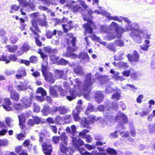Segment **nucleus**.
<instances>
[{
	"label": "nucleus",
	"instance_id": "19",
	"mask_svg": "<svg viewBox=\"0 0 155 155\" xmlns=\"http://www.w3.org/2000/svg\"><path fill=\"white\" fill-rule=\"evenodd\" d=\"M54 108L55 109L54 111H56L58 110L61 114H65L67 112V110L63 106L56 107H54Z\"/></svg>",
	"mask_w": 155,
	"mask_h": 155
},
{
	"label": "nucleus",
	"instance_id": "54",
	"mask_svg": "<svg viewBox=\"0 0 155 155\" xmlns=\"http://www.w3.org/2000/svg\"><path fill=\"white\" fill-rule=\"evenodd\" d=\"M148 104H149V107L151 108L152 105H153L155 104V102L153 100H150L148 101Z\"/></svg>",
	"mask_w": 155,
	"mask_h": 155
},
{
	"label": "nucleus",
	"instance_id": "29",
	"mask_svg": "<svg viewBox=\"0 0 155 155\" xmlns=\"http://www.w3.org/2000/svg\"><path fill=\"white\" fill-rule=\"evenodd\" d=\"M107 152L111 155H116L117 154V152L115 150L110 148L107 149Z\"/></svg>",
	"mask_w": 155,
	"mask_h": 155
},
{
	"label": "nucleus",
	"instance_id": "56",
	"mask_svg": "<svg viewBox=\"0 0 155 155\" xmlns=\"http://www.w3.org/2000/svg\"><path fill=\"white\" fill-rule=\"evenodd\" d=\"M89 132V131L87 129H84L83 130L79 133V135L80 136H84V135L87 133Z\"/></svg>",
	"mask_w": 155,
	"mask_h": 155
},
{
	"label": "nucleus",
	"instance_id": "46",
	"mask_svg": "<svg viewBox=\"0 0 155 155\" xmlns=\"http://www.w3.org/2000/svg\"><path fill=\"white\" fill-rule=\"evenodd\" d=\"M19 123H23L25 122V119L24 116L23 115H21L18 117Z\"/></svg>",
	"mask_w": 155,
	"mask_h": 155
},
{
	"label": "nucleus",
	"instance_id": "14",
	"mask_svg": "<svg viewBox=\"0 0 155 155\" xmlns=\"http://www.w3.org/2000/svg\"><path fill=\"white\" fill-rule=\"evenodd\" d=\"M95 12H97V13L98 14H101L102 15H106V16H107V17H110V20L118 21L120 22L121 21L120 19H119L117 17H110L109 16H107V15L106 14V12H105L103 10H101L100 11H98V10H96L95 11Z\"/></svg>",
	"mask_w": 155,
	"mask_h": 155
},
{
	"label": "nucleus",
	"instance_id": "28",
	"mask_svg": "<svg viewBox=\"0 0 155 155\" xmlns=\"http://www.w3.org/2000/svg\"><path fill=\"white\" fill-rule=\"evenodd\" d=\"M55 74L57 78H59L62 77L63 73L62 71L57 70L55 71Z\"/></svg>",
	"mask_w": 155,
	"mask_h": 155
},
{
	"label": "nucleus",
	"instance_id": "6",
	"mask_svg": "<svg viewBox=\"0 0 155 155\" xmlns=\"http://www.w3.org/2000/svg\"><path fill=\"white\" fill-rule=\"evenodd\" d=\"M57 89L58 91H60L61 94V95L64 96L65 95V91L60 87L57 86L50 87L49 90L51 95L54 97H57L58 95V94L56 91Z\"/></svg>",
	"mask_w": 155,
	"mask_h": 155
},
{
	"label": "nucleus",
	"instance_id": "34",
	"mask_svg": "<svg viewBox=\"0 0 155 155\" xmlns=\"http://www.w3.org/2000/svg\"><path fill=\"white\" fill-rule=\"evenodd\" d=\"M112 106L109 107L110 105H107L106 106V108L109 109H113L114 110H116L117 109L118 107L117 105L115 103H113L111 104Z\"/></svg>",
	"mask_w": 155,
	"mask_h": 155
},
{
	"label": "nucleus",
	"instance_id": "1",
	"mask_svg": "<svg viewBox=\"0 0 155 155\" xmlns=\"http://www.w3.org/2000/svg\"><path fill=\"white\" fill-rule=\"evenodd\" d=\"M151 35L150 33L144 29H140L138 26L136 25V43H140L142 39H145L144 42L146 44L140 46L141 49L147 51L150 46L149 44L150 41L149 40L151 39Z\"/></svg>",
	"mask_w": 155,
	"mask_h": 155
},
{
	"label": "nucleus",
	"instance_id": "32",
	"mask_svg": "<svg viewBox=\"0 0 155 155\" xmlns=\"http://www.w3.org/2000/svg\"><path fill=\"white\" fill-rule=\"evenodd\" d=\"M61 140L62 142L66 145L67 144V138L65 134L63 133L61 135Z\"/></svg>",
	"mask_w": 155,
	"mask_h": 155
},
{
	"label": "nucleus",
	"instance_id": "42",
	"mask_svg": "<svg viewBox=\"0 0 155 155\" xmlns=\"http://www.w3.org/2000/svg\"><path fill=\"white\" fill-rule=\"evenodd\" d=\"M1 60L5 61L6 64L10 62V60H9V59H8L7 57L5 56H2L1 58Z\"/></svg>",
	"mask_w": 155,
	"mask_h": 155
},
{
	"label": "nucleus",
	"instance_id": "12",
	"mask_svg": "<svg viewBox=\"0 0 155 155\" xmlns=\"http://www.w3.org/2000/svg\"><path fill=\"white\" fill-rule=\"evenodd\" d=\"M10 92V97L14 101H18L20 98L19 94L17 92L13 90H10L9 89Z\"/></svg>",
	"mask_w": 155,
	"mask_h": 155
},
{
	"label": "nucleus",
	"instance_id": "22",
	"mask_svg": "<svg viewBox=\"0 0 155 155\" xmlns=\"http://www.w3.org/2000/svg\"><path fill=\"white\" fill-rule=\"evenodd\" d=\"M75 50V49L73 48H71L70 47H68L67 49V51L69 52V54L68 55L70 56L73 58H75L77 57V55L76 54L71 53V52Z\"/></svg>",
	"mask_w": 155,
	"mask_h": 155
},
{
	"label": "nucleus",
	"instance_id": "33",
	"mask_svg": "<svg viewBox=\"0 0 155 155\" xmlns=\"http://www.w3.org/2000/svg\"><path fill=\"white\" fill-rule=\"evenodd\" d=\"M74 71L76 74H83L82 69L80 67H78L75 69Z\"/></svg>",
	"mask_w": 155,
	"mask_h": 155
},
{
	"label": "nucleus",
	"instance_id": "58",
	"mask_svg": "<svg viewBox=\"0 0 155 155\" xmlns=\"http://www.w3.org/2000/svg\"><path fill=\"white\" fill-rule=\"evenodd\" d=\"M130 71L129 70L124 71L122 73V75L125 77H128L129 76Z\"/></svg>",
	"mask_w": 155,
	"mask_h": 155
},
{
	"label": "nucleus",
	"instance_id": "4",
	"mask_svg": "<svg viewBox=\"0 0 155 155\" xmlns=\"http://www.w3.org/2000/svg\"><path fill=\"white\" fill-rule=\"evenodd\" d=\"M32 26L30 28V29L32 32L37 36H35V41L37 45L39 46L41 45L42 43L38 39L39 35L38 33L39 31V28H38L36 21L35 20H33L32 23Z\"/></svg>",
	"mask_w": 155,
	"mask_h": 155
},
{
	"label": "nucleus",
	"instance_id": "8",
	"mask_svg": "<svg viewBox=\"0 0 155 155\" xmlns=\"http://www.w3.org/2000/svg\"><path fill=\"white\" fill-rule=\"evenodd\" d=\"M116 119L118 122L122 124H125L128 122L127 118L126 116L123 114L119 113L116 117Z\"/></svg>",
	"mask_w": 155,
	"mask_h": 155
},
{
	"label": "nucleus",
	"instance_id": "45",
	"mask_svg": "<svg viewBox=\"0 0 155 155\" xmlns=\"http://www.w3.org/2000/svg\"><path fill=\"white\" fill-rule=\"evenodd\" d=\"M91 39L93 40H95L97 41H100V38L99 37L95 35H93L90 36Z\"/></svg>",
	"mask_w": 155,
	"mask_h": 155
},
{
	"label": "nucleus",
	"instance_id": "60",
	"mask_svg": "<svg viewBox=\"0 0 155 155\" xmlns=\"http://www.w3.org/2000/svg\"><path fill=\"white\" fill-rule=\"evenodd\" d=\"M81 55L82 56V58L84 59H89V56L87 53H81Z\"/></svg>",
	"mask_w": 155,
	"mask_h": 155
},
{
	"label": "nucleus",
	"instance_id": "50",
	"mask_svg": "<svg viewBox=\"0 0 155 155\" xmlns=\"http://www.w3.org/2000/svg\"><path fill=\"white\" fill-rule=\"evenodd\" d=\"M38 60V58L35 56H32L30 58V61L32 63H35Z\"/></svg>",
	"mask_w": 155,
	"mask_h": 155
},
{
	"label": "nucleus",
	"instance_id": "11",
	"mask_svg": "<svg viewBox=\"0 0 155 155\" xmlns=\"http://www.w3.org/2000/svg\"><path fill=\"white\" fill-rule=\"evenodd\" d=\"M11 102L8 98H5L4 100L3 103L2 104L3 108L6 110H10L12 108L10 107Z\"/></svg>",
	"mask_w": 155,
	"mask_h": 155
},
{
	"label": "nucleus",
	"instance_id": "39",
	"mask_svg": "<svg viewBox=\"0 0 155 155\" xmlns=\"http://www.w3.org/2000/svg\"><path fill=\"white\" fill-rule=\"evenodd\" d=\"M144 96L142 94H140L138 96L136 99L137 103H140L142 102V100Z\"/></svg>",
	"mask_w": 155,
	"mask_h": 155
},
{
	"label": "nucleus",
	"instance_id": "57",
	"mask_svg": "<svg viewBox=\"0 0 155 155\" xmlns=\"http://www.w3.org/2000/svg\"><path fill=\"white\" fill-rule=\"evenodd\" d=\"M5 121L8 126L10 127V123L12 121V120L9 117H6L5 118Z\"/></svg>",
	"mask_w": 155,
	"mask_h": 155
},
{
	"label": "nucleus",
	"instance_id": "5",
	"mask_svg": "<svg viewBox=\"0 0 155 155\" xmlns=\"http://www.w3.org/2000/svg\"><path fill=\"white\" fill-rule=\"evenodd\" d=\"M100 31L102 33H108V36L107 39L111 40L115 38V35H114L110 30L109 29V28L106 26L102 25L100 28Z\"/></svg>",
	"mask_w": 155,
	"mask_h": 155
},
{
	"label": "nucleus",
	"instance_id": "59",
	"mask_svg": "<svg viewBox=\"0 0 155 155\" xmlns=\"http://www.w3.org/2000/svg\"><path fill=\"white\" fill-rule=\"evenodd\" d=\"M29 49V46L27 45H25L21 47V49L24 51H26Z\"/></svg>",
	"mask_w": 155,
	"mask_h": 155
},
{
	"label": "nucleus",
	"instance_id": "13",
	"mask_svg": "<svg viewBox=\"0 0 155 155\" xmlns=\"http://www.w3.org/2000/svg\"><path fill=\"white\" fill-rule=\"evenodd\" d=\"M29 87V86L28 85L27 83L21 82L20 84L17 85L16 88L18 91H20L26 90Z\"/></svg>",
	"mask_w": 155,
	"mask_h": 155
},
{
	"label": "nucleus",
	"instance_id": "25",
	"mask_svg": "<svg viewBox=\"0 0 155 155\" xmlns=\"http://www.w3.org/2000/svg\"><path fill=\"white\" fill-rule=\"evenodd\" d=\"M151 110V109H145L143 111L140 113V115L142 117L147 115L149 113Z\"/></svg>",
	"mask_w": 155,
	"mask_h": 155
},
{
	"label": "nucleus",
	"instance_id": "53",
	"mask_svg": "<svg viewBox=\"0 0 155 155\" xmlns=\"http://www.w3.org/2000/svg\"><path fill=\"white\" fill-rule=\"evenodd\" d=\"M40 110L39 106L37 105L36 104H34V111L36 112H38Z\"/></svg>",
	"mask_w": 155,
	"mask_h": 155
},
{
	"label": "nucleus",
	"instance_id": "24",
	"mask_svg": "<svg viewBox=\"0 0 155 155\" xmlns=\"http://www.w3.org/2000/svg\"><path fill=\"white\" fill-rule=\"evenodd\" d=\"M60 149L61 151L62 152L64 153H67L69 149L68 147H67L65 146L64 145L62 144H61L60 145Z\"/></svg>",
	"mask_w": 155,
	"mask_h": 155
},
{
	"label": "nucleus",
	"instance_id": "9",
	"mask_svg": "<svg viewBox=\"0 0 155 155\" xmlns=\"http://www.w3.org/2000/svg\"><path fill=\"white\" fill-rule=\"evenodd\" d=\"M31 99L28 97H24L21 98V101L23 106L25 107H29L31 104Z\"/></svg>",
	"mask_w": 155,
	"mask_h": 155
},
{
	"label": "nucleus",
	"instance_id": "48",
	"mask_svg": "<svg viewBox=\"0 0 155 155\" xmlns=\"http://www.w3.org/2000/svg\"><path fill=\"white\" fill-rule=\"evenodd\" d=\"M86 139V141L88 143H90L92 141V138L90 135H86L84 137Z\"/></svg>",
	"mask_w": 155,
	"mask_h": 155
},
{
	"label": "nucleus",
	"instance_id": "41",
	"mask_svg": "<svg viewBox=\"0 0 155 155\" xmlns=\"http://www.w3.org/2000/svg\"><path fill=\"white\" fill-rule=\"evenodd\" d=\"M51 59L53 63H56L59 59L58 57L55 55H52L51 57Z\"/></svg>",
	"mask_w": 155,
	"mask_h": 155
},
{
	"label": "nucleus",
	"instance_id": "30",
	"mask_svg": "<svg viewBox=\"0 0 155 155\" xmlns=\"http://www.w3.org/2000/svg\"><path fill=\"white\" fill-rule=\"evenodd\" d=\"M42 112L44 115L45 116L47 115L50 113L49 107L48 106H45L44 107Z\"/></svg>",
	"mask_w": 155,
	"mask_h": 155
},
{
	"label": "nucleus",
	"instance_id": "2",
	"mask_svg": "<svg viewBox=\"0 0 155 155\" xmlns=\"http://www.w3.org/2000/svg\"><path fill=\"white\" fill-rule=\"evenodd\" d=\"M71 138L75 147L78 148V150L82 155H103L102 153L97 152L96 151H92L91 153L87 151L83 153L81 150V149H82V148L79 147L78 146L83 145L84 144L83 141L79 140V137L78 136L75 137L74 136L72 137ZM82 150H84V149H82Z\"/></svg>",
	"mask_w": 155,
	"mask_h": 155
},
{
	"label": "nucleus",
	"instance_id": "31",
	"mask_svg": "<svg viewBox=\"0 0 155 155\" xmlns=\"http://www.w3.org/2000/svg\"><path fill=\"white\" fill-rule=\"evenodd\" d=\"M120 97V94L119 93H117L112 95L111 98L115 101H117L119 99Z\"/></svg>",
	"mask_w": 155,
	"mask_h": 155
},
{
	"label": "nucleus",
	"instance_id": "37",
	"mask_svg": "<svg viewBox=\"0 0 155 155\" xmlns=\"http://www.w3.org/2000/svg\"><path fill=\"white\" fill-rule=\"evenodd\" d=\"M93 107L91 105H89L86 111L85 112V113L87 114L89 113L90 112L94 110V109H93Z\"/></svg>",
	"mask_w": 155,
	"mask_h": 155
},
{
	"label": "nucleus",
	"instance_id": "52",
	"mask_svg": "<svg viewBox=\"0 0 155 155\" xmlns=\"http://www.w3.org/2000/svg\"><path fill=\"white\" fill-rule=\"evenodd\" d=\"M37 52L41 55V57L42 58H45L47 57V56L44 54L40 49H39Z\"/></svg>",
	"mask_w": 155,
	"mask_h": 155
},
{
	"label": "nucleus",
	"instance_id": "18",
	"mask_svg": "<svg viewBox=\"0 0 155 155\" xmlns=\"http://www.w3.org/2000/svg\"><path fill=\"white\" fill-rule=\"evenodd\" d=\"M95 97L96 101L98 103H101L103 98V96L100 91H98L96 93Z\"/></svg>",
	"mask_w": 155,
	"mask_h": 155
},
{
	"label": "nucleus",
	"instance_id": "61",
	"mask_svg": "<svg viewBox=\"0 0 155 155\" xmlns=\"http://www.w3.org/2000/svg\"><path fill=\"white\" fill-rule=\"evenodd\" d=\"M28 6L30 8L33 9L35 7V5L33 4H27L26 3L25 5H24V6L27 7Z\"/></svg>",
	"mask_w": 155,
	"mask_h": 155
},
{
	"label": "nucleus",
	"instance_id": "21",
	"mask_svg": "<svg viewBox=\"0 0 155 155\" xmlns=\"http://www.w3.org/2000/svg\"><path fill=\"white\" fill-rule=\"evenodd\" d=\"M118 25L115 22H113L110 25L109 30H110V31H111L113 32V34L115 35V34L112 31L114 30L116 31L118 30Z\"/></svg>",
	"mask_w": 155,
	"mask_h": 155
},
{
	"label": "nucleus",
	"instance_id": "3",
	"mask_svg": "<svg viewBox=\"0 0 155 155\" xmlns=\"http://www.w3.org/2000/svg\"><path fill=\"white\" fill-rule=\"evenodd\" d=\"M78 114L76 112V110L73 111V115L74 120L75 121L80 122V123L85 127H87L88 125L90 123H93L95 117L94 116H90L89 117L88 120L87 118H83V120H81L80 117L78 116Z\"/></svg>",
	"mask_w": 155,
	"mask_h": 155
},
{
	"label": "nucleus",
	"instance_id": "63",
	"mask_svg": "<svg viewBox=\"0 0 155 155\" xmlns=\"http://www.w3.org/2000/svg\"><path fill=\"white\" fill-rule=\"evenodd\" d=\"M15 73V71L13 70L7 71L5 72V74L8 75L13 74H14Z\"/></svg>",
	"mask_w": 155,
	"mask_h": 155
},
{
	"label": "nucleus",
	"instance_id": "62",
	"mask_svg": "<svg viewBox=\"0 0 155 155\" xmlns=\"http://www.w3.org/2000/svg\"><path fill=\"white\" fill-rule=\"evenodd\" d=\"M35 124L34 120L32 119L29 120L27 122L28 125L29 126H33Z\"/></svg>",
	"mask_w": 155,
	"mask_h": 155
},
{
	"label": "nucleus",
	"instance_id": "55",
	"mask_svg": "<svg viewBox=\"0 0 155 155\" xmlns=\"http://www.w3.org/2000/svg\"><path fill=\"white\" fill-rule=\"evenodd\" d=\"M71 132L72 134H74L76 133V128L74 125H73L71 126Z\"/></svg>",
	"mask_w": 155,
	"mask_h": 155
},
{
	"label": "nucleus",
	"instance_id": "35",
	"mask_svg": "<svg viewBox=\"0 0 155 155\" xmlns=\"http://www.w3.org/2000/svg\"><path fill=\"white\" fill-rule=\"evenodd\" d=\"M149 128L150 132L151 133H153L155 131V124L154 123L149 125Z\"/></svg>",
	"mask_w": 155,
	"mask_h": 155
},
{
	"label": "nucleus",
	"instance_id": "20",
	"mask_svg": "<svg viewBox=\"0 0 155 155\" xmlns=\"http://www.w3.org/2000/svg\"><path fill=\"white\" fill-rule=\"evenodd\" d=\"M57 32L58 34H60V33H61L60 31H57L56 30L54 29L52 32L50 31H47L46 32V35L48 38H51L53 35H55Z\"/></svg>",
	"mask_w": 155,
	"mask_h": 155
},
{
	"label": "nucleus",
	"instance_id": "15",
	"mask_svg": "<svg viewBox=\"0 0 155 155\" xmlns=\"http://www.w3.org/2000/svg\"><path fill=\"white\" fill-rule=\"evenodd\" d=\"M90 74L87 76L86 78V84L84 88L85 90L87 91L88 92L91 90V88L90 87L92 84L90 82Z\"/></svg>",
	"mask_w": 155,
	"mask_h": 155
},
{
	"label": "nucleus",
	"instance_id": "51",
	"mask_svg": "<svg viewBox=\"0 0 155 155\" xmlns=\"http://www.w3.org/2000/svg\"><path fill=\"white\" fill-rule=\"evenodd\" d=\"M34 123L35 124H39L41 121V118L39 117H35L33 118Z\"/></svg>",
	"mask_w": 155,
	"mask_h": 155
},
{
	"label": "nucleus",
	"instance_id": "16",
	"mask_svg": "<svg viewBox=\"0 0 155 155\" xmlns=\"http://www.w3.org/2000/svg\"><path fill=\"white\" fill-rule=\"evenodd\" d=\"M77 94V92L73 90H70L69 95L67 96V99L69 101H71L76 97Z\"/></svg>",
	"mask_w": 155,
	"mask_h": 155
},
{
	"label": "nucleus",
	"instance_id": "40",
	"mask_svg": "<svg viewBox=\"0 0 155 155\" xmlns=\"http://www.w3.org/2000/svg\"><path fill=\"white\" fill-rule=\"evenodd\" d=\"M8 58H9L10 60V61H15L17 60V57L16 55H11L9 56Z\"/></svg>",
	"mask_w": 155,
	"mask_h": 155
},
{
	"label": "nucleus",
	"instance_id": "23",
	"mask_svg": "<svg viewBox=\"0 0 155 155\" xmlns=\"http://www.w3.org/2000/svg\"><path fill=\"white\" fill-rule=\"evenodd\" d=\"M8 49V51L10 52H13L16 51L17 48V46L16 45L10 46L7 45L6 46Z\"/></svg>",
	"mask_w": 155,
	"mask_h": 155
},
{
	"label": "nucleus",
	"instance_id": "49",
	"mask_svg": "<svg viewBox=\"0 0 155 155\" xmlns=\"http://www.w3.org/2000/svg\"><path fill=\"white\" fill-rule=\"evenodd\" d=\"M18 72L22 76H25L26 74L25 69L23 68L19 69Z\"/></svg>",
	"mask_w": 155,
	"mask_h": 155
},
{
	"label": "nucleus",
	"instance_id": "26",
	"mask_svg": "<svg viewBox=\"0 0 155 155\" xmlns=\"http://www.w3.org/2000/svg\"><path fill=\"white\" fill-rule=\"evenodd\" d=\"M120 74L119 72H117L115 74V75H114L113 77V78L115 80L117 81L120 80V81H122L124 80V78L122 76H118Z\"/></svg>",
	"mask_w": 155,
	"mask_h": 155
},
{
	"label": "nucleus",
	"instance_id": "44",
	"mask_svg": "<svg viewBox=\"0 0 155 155\" xmlns=\"http://www.w3.org/2000/svg\"><path fill=\"white\" fill-rule=\"evenodd\" d=\"M68 63V61L63 59H61L59 60L58 62V64L65 65Z\"/></svg>",
	"mask_w": 155,
	"mask_h": 155
},
{
	"label": "nucleus",
	"instance_id": "43",
	"mask_svg": "<svg viewBox=\"0 0 155 155\" xmlns=\"http://www.w3.org/2000/svg\"><path fill=\"white\" fill-rule=\"evenodd\" d=\"M130 134L129 132L126 131V132H121L120 133V135L121 136L123 137H128Z\"/></svg>",
	"mask_w": 155,
	"mask_h": 155
},
{
	"label": "nucleus",
	"instance_id": "10",
	"mask_svg": "<svg viewBox=\"0 0 155 155\" xmlns=\"http://www.w3.org/2000/svg\"><path fill=\"white\" fill-rule=\"evenodd\" d=\"M43 149L46 155H50L52 151L51 146L47 143H45L42 145Z\"/></svg>",
	"mask_w": 155,
	"mask_h": 155
},
{
	"label": "nucleus",
	"instance_id": "64",
	"mask_svg": "<svg viewBox=\"0 0 155 155\" xmlns=\"http://www.w3.org/2000/svg\"><path fill=\"white\" fill-rule=\"evenodd\" d=\"M40 141L41 142H43V139L45 137V134L42 132H40Z\"/></svg>",
	"mask_w": 155,
	"mask_h": 155
},
{
	"label": "nucleus",
	"instance_id": "27",
	"mask_svg": "<svg viewBox=\"0 0 155 155\" xmlns=\"http://www.w3.org/2000/svg\"><path fill=\"white\" fill-rule=\"evenodd\" d=\"M37 92L38 93H41L42 96H44L46 95V92L45 91L42 87H39L37 89Z\"/></svg>",
	"mask_w": 155,
	"mask_h": 155
},
{
	"label": "nucleus",
	"instance_id": "38",
	"mask_svg": "<svg viewBox=\"0 0 155 155\" xmlns=\"http://www.w3.org/2000/svg\"><path fill=\"white\" fill-rule=\"evenodd\" d=\"M8 144V140L6 139L0 140V146H5Z\"/></svg>",
	"mask_w": 155,
	"mask_h": 155
},
{
	"label": "nucleus",
	"instance_id": "7",
	"mask_svg": "<svg viewBox=\"0 0 155 155\" xmlns=\"http://www.w3.org/2000/svg\"><path fill=\"white\" fill-rule=\"evenodd\" d=\"M48 63L46 60H44L43 62L41 68V71L43 75L45 77V78L49 79L48 75L51 76V73L50 72H49L48 71ZM51 78H50V80H51Z\"/></svg>",
	"mask_w": 155,
	"mask_h": 155
},
{
	"label": "nucleus",
	"instance_id": "36",
	"mask_svg": "<svg viewBox=\"0 0 155 155\" xmlns=\"http://www.w3.org/2000/svg\"><path fill=\"white\" fill-rule=\"evenodd\" d=\"M115 43V44L119 46H123L124 45L123 41L121 40H118L117 41L116 40Z\"/></svg>",
	"mask_w": 155,
	"mask_h": 155
},
{
	"label": "nucleus",
	"instance_id": "17",
	"mask_svg": "<svg viewBox=\"0 0 155 155\" xmlns=\"http://www.w3.org/2000/svg\"><path fill=\"white\" fill-rule=\"evenodd\" d=\"M83 27L85 29L84 35H86L87 33L91 34L93 32V29L91 28L90 24L86 23L84 24Z\"/></svg>",
	"mask_w": 155,
	"mask_h": 155
},
{
	"label": "nucleus",
	"instance_id": "47",
	"mask_svg": "<svg viewBox=\"0 0 155 155\" xmlns=\"http://www.w3.org/2000/svg\"><path fill=\"white\" fill-rule=\"evenodd\" d=\"M25 137V135L22 134H20L16 135V137L19 140L23 139V138Z\"/></svg>",
	"mask_w": 155,
	"mask_h": 155
}]
</instances>
